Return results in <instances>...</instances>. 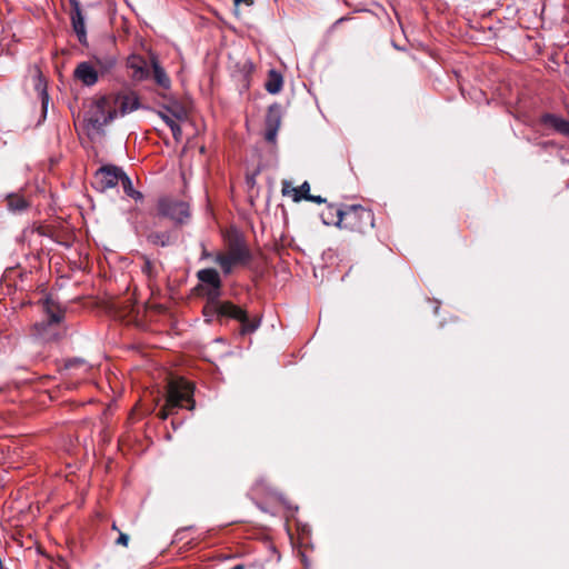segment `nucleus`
Segmentation results:
<instances>
[{"label": "nucleus", "instance_id": "32", "mask_svg": "<svg viewBox=\"0 0 569 569\" xmlns=\"http://www.w3.org/2000/svg\"><path fill=\"white\" fill-rule=\"evenodd\" d=\"M231 569H244V566L243 565H237V566L232 567Z\"/></svg>", "mask_w": 569, "mask_h": 569}, {"label": "nucleus", "instance_id": "25", "mask_svg": "<svg viewBox=\"0 0 569 569\" xmlns=\"http://www.w3.org/2000/svg\"><path fill=\"white\" fill-rule=\"evenodd\" d=\"M37 89L39 90V93H40V97H41V101H42V107L46 108L47 103H48V93L46 91V88L42 86V80L39 79V82L37 84Z\"/></svg>", "mask_w": 569, "mask_h": 569}, {"label": "nucleus", "instance_id": "13", "mask_svg": "<svg viewBox=\"0 0 569 569\" xmlns=\"http://www.w3.org/2000/svg\"><path fill=\"white\" fill-rule=\"evenodd\" d=\"M309 192L310 184L307 181H305L300 187H292L288 181L282 182V194L291 196L295 202H299L302 199H306Z\"/></svg>", "mask_w": 569, "mask_h": 569}, {"label": "nucleus", "instance_id": "23", "mask_svg": "<svg viewBox=\"0 0 569 569\" xmlns=\"http://www.w3.org/2000/svg\"><path fill=\"white\" fill-rule=\"evenodd\" d=\"M159 117L166 122L168 127L176 122L179 116L177 113L171 114V111L167 109L166 111H159Z\"/></svg>", "mask_w": 569, "mask_h": 569}, {"label": "nucleus", "instance_id": "24", "mask_svg": "<svg viewBox=\"0 0 569 569\" xmlns=\"http://www.w3.org/2000/svg\"><path fill=\"white\" fill-rule=\"evenodd\" d=\"M142 271L149 278H152L156 274V272H154V264L148 258H146V257L143 258Z\"/></svg>", "mask_w": 569, "mask_h": 569}, {"label": "nucleus", "instance_id": "7", "mask_svg": "<svg viewBox=\"0 0 569 569\" xmlns=\"http://www.w3.org/2000/svg\"><path fill=\"white\" fill-rule=\"evenodd\" d=\"M42 308L48 319L46 321L34 323L33 332L40 339L49 341L56 337L54 333H51V328L62 320L63 311L59 305L53 302L50 298L42 301Z\"/></svg>", "mask_w": 569, "mask_h": 569}, {"label": "nucleus", "instance_id": "18", "mask_svg": "<svg viewBox=\"0 0 569 569\" xmlns=\"http://www.w3.org/2000/svg\"><path fill=\"white\" fill-rule=\"evenodd\" d=\"M119 183L121 184L127 196L133 198L134 200L142 199V193L133 189L131 179L124 172L122 173Z\"/></svg>", "mask_w": 569, "mask_h": 569}, {"label": "nucleus", "instance_id": "29", "mask_svg": "<svg viewBox=\"0 0 569 569\" xmlns=\"http://www.w3.org/2000/svg\"><path fill=\"white\" fill-rule=\"evenodd\" d=\"M305 200L311 201V202H316V203H323V202H326V199H323L322 197H320V196H312L310 193L306 197Z\"/></svg>", "mask_w": 569, "mask_h": 569}, {"label": "nucleus", "instance_id": "16", "mask_svg": "<svg viewBox=\"0 0 569 569\" xmlns=\"http://www.w3.org/2000/svg\"><path fill=\"white\" fill-rule=\"evenodd\" d=\"M283 80L279 72L276 70H270L268 73V79L266 81V90L269 93L276 94L279 93L282 89Z\"/></svg>", "mask_w": 569, "mask_h": 569}, {"label": "nucleus", "instance_id": "4", "mask_svg": "<svg viewBox=\"0 0 569 569\" xmlns=\"http://www.w3.org/2000/svg\"><path fill=\"white\" fill-rule=\"evenodd\" d=\"M109 102V94L93 97L86 102L83 122L89 132L100 133L116 119V110Z\"/></svg>", "mask_w": 569, "mask_h": 569}, {"label": "nucleus", "instance_id": "22", "mask_svg": "<svg viewBox=\"0 0 569 569\" xmlns=\"http://www.w3.org/2000/svg\"><path fill=\"white\" fill-rule=\"evenodd\" d=\"M335 210H341V209L336 208L335 206H329L327 213H322V220H323L325 224H336L337 219L335 220V218H337V214H336Z\"/></svg>", "mask_w": 569, "mask_h": 569}, {"label": "nucleus", "instance_id": "31", "mask_svg": "<svg viewBox=\"0 0 569 569\" xmlns=\"http://www.w3.org/2000/svg\"><path fill=\"white\" fill-rule=\"evenodd\" d=\"M78 363H82V361L81 360H77V359L76 360H70L68 362V367L71 368V367H73V366H76Z\"/></svg>", "mask_w": 569, "mask_h": 569}, {"label": "nucleus", "instance_id": "6", "mask_svg": "<svg viewBox=\"0 0 569 569\" xmlns=\"http://www.w3.org/2000/svg\"><path fill=\"white\" fill-rule=\"evenodd\" d=\"M116 64L113 58H93L92 60L82 61L77 64L73 70V79L82 86H94L100 77L109 72Z\"/></svg>", "mask_w": 569, "mask_h": 569}, {"label": "nucleus", "instance_id": "17", "mask_svg": "<svg viewBox=\"0 0 569 569\" xmlns=\"http://www.w3.org/2000/svg\"><path fill=\"white\" fill-rule=\"evenodd\" d=\"M151 62H152V68H153V78H154L156 82L160 87L168 89L170 87V79L167 76L166 71L159 66L156 58H152Z\"/></svg>", "mask_w": 569, "mask_h": 569}, {"label": "nucleus", "instance_id": "1", "mask_svg": "<svg viewBox=\"0 0 569 569\" xmlns=\"http://www.w3.org/2000/svg\"><path fill=\"white\" fill-rule=\"evenodd\" d=\"M226 251L218 252L214 261L224 274H230L236 266H246L252 259V253L242 233L230 229L224 233Z\"/></svg>", "mask_w": 569, "mask_h": 569}, {"label": "nucleus", "instance_id": "15", "mask_svg": "<svg viewBox=\"0 0 569 569\" xmlns=\"http://www.w3.org/2000/svg\"><path fill=\"white\" fill-rule=\"evenodd\" d=\"M197 278L208 287H222L220 276L216 269H201L197 272Z\"/></svg>", "mask_w": 569, "mask_h": 569}, {"label": "nucleus", "instance_id": "27", "mask_svg": "<svg viewBox=\"0 0 569 569\" xmlns=\"http://www.w3.org/2000/svg\"><path fill=\"white\" fill-rule=\"evenodd\" d=\"M277 133H278V130L272 128V129H269V128H266V134H264V138L268 142H271L273 143L276 141V138H277Z\"/></svg>", "mask_w": 569, "mask_h": 569}, {"label": "nucleus", "instance_id": "20", "mask_svg": "<svg viewBox=\"0 0 569 569\" xmlns=\"http://www.w3.org/2000/svg\"><path fill=\"white\" fill-rule=\"evenodd\" d=\"M148 241L154 246L166 247L171 243V234L169 232H151Z\"/></svg>", "mask_w": 569, "mask_h": 569}, {"label": "nucleus", "instance_id": "9", "mask_svg": "<svg viewBox=\"0 0 569 569\" xmlns=\"http://www.w3.org/2000/svg\"><path fill=\"white\" fill-rule=\"evenodd\" d=\"M109 103H111L112 109L116 110V119L118 117H123L140 108L139 98L133 92L109 94Z\"/></svg>", "mask_w": 569, "mask_h": 569}, {"label": "nucleus", "instance_id": "30", "mask_svg": "<svg viewBox=\"0 0 569 569\" xmlns=\"http://www.w3.org/2000/svg\"><path fill=\"white\" fill-rule=\"evenodd\" d=\"M254 2V0H233V3L236 6V8H238L240 4H246V6H252Z\"/></svg>", "mask_w": 569, "mask_h": 569}, {"label": "nucleus", "instance_id": "12", "mask_svg": "<svg viewBox=\"0 0 569 569\" xmlns=\"http://www.w3.org/2000/svg\"><path fill=\"white\" fill-rule=\"evenodd\" d=\"M541 122L562 136L569 137V121L551 113L543 114Z\"/></svg>", "mask_w": 569, "mask_h": 569}, {"label": "nucleus", "instance_id": "5", "mask_svg": "<svg viewBox=\"0 0 569 569\" xmlns=\"http://www.w3.org/2000/svg\"><path fill=\"white\" fill-rule=\"evenodd\" d=\"M336 226L359 233H366L375 227L373 212L359 204L348 206L343 210H335Z\"/></svg>", "mask_w": 569, "mask_h": 569}, {"label": "nucleus", "instance_id": "33", "mask_svg": "<svg viewBox=\"0 0 569 569\" xmlns=\"http://www.w3.org/2000/svg\"><path fill=\"white\" fill-rule=\"evenodd\" d=\"M112 529L118 530V527L116 526V523L112 525Z\"/></svg>", "mask_w": 569, "mask_h": 569}, {"label": "nucleus", "instance_id": "2", "mask_svg": "<svg viewBox=\"0 0 569 569\" xmlns=\"http://www.w3.org/2000/svg\"><path fill=\"white\" fill-rule=\"evenodd\" d=\"M221 296V287H208L206 289V297L208 299V303L204 307V311L211 310L216 312L218 316L228 317L234 320H238L241 323V335H247L256 331L260 326V319L249 318L246 310L233 305L230 301H220Z\"/></svg>", "mask_w": 569, "mask_h": 569}, {"label": "nucleus", "instance_id": "11", "mask_svg": "<svg viewBox=\"0 0 569 569\" xmlns=\"http://www.w3.org/2000/svg\"><path fill=\"white\" fill-rule=\"evenodd\" d=\"M127 67L131 70V79L133 81H142L149 78L150 71L146 59L138 54H131L127 59Z\"/></svg>", "mask_w": 569, "mask_h": 569}, {"label": "nucleus", "instance_id": "10", "mask_svg": "<svg viewBox=\"0 0 569 569\" xmlns=\"http://www.w3.org/2000/svg\"><path fill=\"white\" fill-rule=\"evenodd\" d=\"M122 173L116 166H104L96 172L94 183L100 191H106L119 184Z\"/></svg>", "mask_w": 569, "mask_h": 569}, {"label": "nucleus", "instance_id": "3", "mask_svg": "<svg viewBox=\"0 0 569 569\" xmlns=\"http://www.w3.org/2000/svg\"><path fill=\"white\" fill-rule=\"evenodd\" d=\"M194 387L183 378L173 379L168 383L166 405L159 410L158 417L166 420L177 408L192 410Z\"/></svg>", "mask_w": 569, "mask_h": 569}, {"label": "nucleus", "instance_id": "26", "mask_svg": "<svg viewBox=\"0 0 569 569\" xmlns=\"http://www.w3.org/2000/svg\"><path fill=\"white\" fill-rule=\"evenodd\" d=\"M169 128L172 131V136H173L174 140L179 141L181 139L182 131H181V128L178 124V122L177 121L172 122V124Z\"/></svg>", "mask_w": 569, "mask_h": 569}, {"label": "nucleus", "instance_id": "14", "mask_svg": "<svg viewBox=\"0 0 569 569\" xmlns=\"http://www.w3.org/2000/svg\"><path fill=\"white\" fill-rule=\"evenodd\" d=\"M71 2L73 4V11L71 13L72 27L79 38V41L82 42V40L86 38L84 19L78 1L71 0Z\"/></svg>", "mask_w": 569, "mask_h": 569}, {"label": "nucleus", "instance_id": "8", "mask_svg": "<svg viewBox=\"0 0 569 569\" xmlns=\"http://www.w3.org/2000/svg\"><path fill=\"white\" fill-rule=\"evenodd\" d=\"M158 214L172 220L176 224H183L190 218L189 204L186 201L163 197L157 203Z\"/></svg>", "mask_w": 569, "mask_h": 569}, {"label": "nucleus", "instance_id": "28", "mask_svg": "<svg viewBox=\"0 0 569 569\" xmlns=\"http://www.w3.org/2000/svg\"><path fill=\"white\" fill-rule=\"evenodd\" d=\"M116 543L122 547H127L129 543V536L127 533L120 532Z\"/></svg>", "mask_w": 569, "mask_h": 569}, {"label": "nucleus", "instance_id": "19", "mask_svg": "<svg viewBox=\"0 0 569 569\" xmlns=\"http://www.w3.org/2000/svg\"><path fill=\"white\" fill-rule=\"evenodd\" d=\"M280 123H281V118H280L279 109L276 106H271L268 109V113L266 117V128H269V129L274 128V129L279 130Z\"/></svg>", "mask_w": 569, "mask_h": 569}, {"label": "nucleus", "instance_id": "21", "mask_svg": "<svg viewBox=\"0 0 569 569\" xmlns=\"http://www.w3.org/2000/svg\"><path fill=\"white\" fill-rule=\"evenodd\" d=\"M8 207L11 211H22L28 207V202L24 198L19 196H11L8 199Z\"/></svg>", "mask_w": 569, "mask_h": 569}]
</instances>
